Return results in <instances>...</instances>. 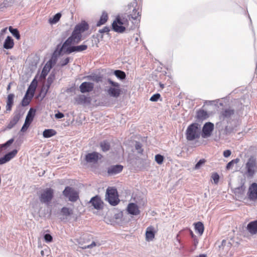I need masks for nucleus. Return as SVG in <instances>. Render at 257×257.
<instances>
[{
    "mask_svg": "<svg viewBox=\"0 0 257 257\" xmlns=\"http://www.w3.org/2000/svg\"><path fill=\"white\" fill-rule=\"evenodd\" d=\"M89 25L85 21H82L77 24L71 35V36L65 41V54H70L74 52H81L87 49L86 45H81L77 46H71L78 43L82 38L81 34L88 30Z\"/></svg>",
    "mask_w": 257,
    "mask_h": 257,
    "instance_id": "nucleus-1",
    "label": "nucleus"
},
{
    "mask_svg": "<svg viewBox=\"0 0 257 257\" xmlns=\"http://www.w3.org/2000/svg\"><path fill=\"white\" fill-rule=\"evenodd\" d=\"M64 48V43H61L60 45L57 46L55 51L54 52L52 55L51 59L46 63L42 69V73L40 75V77L41 78L45 79L46 76L50 71L52 66L55 64L57 57L62 54Z\"/></svg>",
    "mask_w": 257,
    "mask_h": 257,
    "instance_id": "nucleus-2",
    "label": "nucleus"
},
{
    "mask_svg": "<svg viewBox=\"0 0 257 257\" xmlns=\"http://www.w3.org/2000/svg\"><path fill=\"white\" fill-rule=\"evenodd\" d=\"M104 221L107 224L111 225H121L123 221V213L121 211L117 213L112 212L109 210L104 217Z\"/></svg>",
    "mask_w": 257,
    "mask_h": 257,
    "instance_id": "nucleus-3",
    "label": "nucleus"
},
{
    "mask_svg": "<svg viewBox=\"0 0 257 257\" xmlns=\"http://www.w3.org/2000/svg\"><path fill=\"white\" fill-rule=\"evenodd\" d=\"M125 12L130 20L140 19L141 10L136 3H131L125 8Z\"/></svg>",
    "mask_w": 257,
    "mask_h": 257,
    "instance_id": "nucleus-4",
    "label": "nucleus"
},
{
    "mask_svg": "<svg viewBox=\"0 0 257 257\" xmlns=\"http://www.w3.org/2000/svg\"><path fill=\"white\" fill-rule=\"evenodd\" d=\"M245 168L247 177H253L257 172V159L254 156L249 157L245 163Z\"/></svg>",
    "mask_w": 257,
    "mask_h": 257,
    "instance_id": "nucleus-5",
    "label": "nucleus"
},
{
    "mask_svg": "<svg viewBox=\"0 0 257 257\" xmlns=\"http://www.w3.org/2000/svg\"><path fill=\"white\" fill-rule=\"evenodd\" d=\"M198 124L194 123L188 126L186 130V139L188 141H193L198 139L200 135V130Z\"/></svg>",
    "mask_w": 257,
    "mask_h": 257,
    "instance_id": "nucleus-6",
    "label": "nucleus"
},
{
    "mask_svg": "<svg viewBox=\"0 0 257 257\" xmlns=\"http://www.w3.org/2000/svg\"><path fill=\"white\" fill-rule=\"evenodd\" d=\"M106 198L112 206H116L120 202L116 189L109 187L107 189Z\"/></svg>",
    "mask_w": 257,
    "mask_h": 257,
    "instance_id": "nucleus-7",
    "label": "nucleus"
},
{
    "mask_svg": "<svg viewBox=\"0 0 257 257\" xmlns=\"http://www.w3.org/2000/svg\"><path fill=\"white\" fill-rule=\"evenodd\" d=\"M107 82L112 86L107 90L108 94L113 97H118L121 92L119 84L112 81L110 79H108Z\"/></svg>",
    "mask_w": 257,
    "mask_h": 257,
    "instance_id": "nucleus-8",
    "label": "nucleus"
},
{
    "mask_svg": "<svg viewBox=\"0 0 257 257\" xmlns=\"http://www.w3.org/2000/svg\"><path fill=\"white\" fill-rule=\"evenodd\" d=\"M53 195V190L51 188H46L41 191L39 199L42 203H48L52 199Z\"/></svg>",
    "mask_w": 257,
    "mask_h": 257,
    "instance_id": "nucleus-9",
    "label": "nucleus"
},
{
    "mask_svg": "<svg viewBox=\"0 0 257 257\" xmlns=\"http://www.w3.org/2000/svg\"><path fill=\"white\" fill-rule=\"evenodd\" d=\"M36 110L33 108H31L29 111L26 116L25 123L21 128V131L25 132L29 127L30 125L33 120L34 117L35 115Z\"/></svg>",
    "mask_w": 257,
    "mask_h": 257,
    "instance_id": "nucleus-10",
    "label": "nucleus"
},
{
    "mask_svg": "<svg viewBox=\"0 0 257 257\" xmlns=\"http://www.w3.org/2000/svg\"><path fill=\"white\" fill-rule=\"evenodd\" d=\"M65 197L72 202H75L79 198L78 192L69 187H65Z\"/></svg>",
    "mask_w": 257,
    "mask_h": 257,
    "instance_id": "nucleus-11",
    "label": "nucleus"
},
{
    "mask_svg": "<svg viewBox=\"0 0 257 257\" xmlns=\"http://www.w3.org/2000/svg\"><path fill=\"white\" fill-rule=\"evenodd\" d=\"M102 158V156L96 152L88 153L85 156V161L90 163H97L99 160Z\"/></svg>",
    "mask_w": 257,
    "mask_h": 257,
    "instance_id": "nucleus-12",
    "label": "nucleus"
},
{
    "mask_svg": "<svg viewBox=\"0 0 257 257\" xmlns=\"http://www.w3.org/2000/svg\"><path fill=\"white\" fill-rule=\"evenodd\" d=\"M123 25H125V23L120 18H117L112 24V29L116 32L123 33L125 30Z\"/></svg>",
    "mask_w": 257,
    "mask_h": 257,
    "instance_id": "nucleus-13",
    "label": "nucleus"
},
{
    "mask_svg": "<svg viewBox=\"0 0 257 257\" xmlns=\"http://www.w3.org/2000/svg\"><path fill=\"white\" fill-rule=\"evenodd\" d=\"M214 129V124L211 122H206L202 128V137L206 138L210 137Z\"/></svg>",
    "mask_w": 257,
    "mask_h": 257,
    "instance_id": "nucleus-14",
    "label": "nucleus"
},
{
    "mask_svg": "<svg viewBox=\"0 0 257 257\" xmlns=\"http://www.w3.org/2000/svg\"><path fill=\"white\" fill-rule=\"evenodd\" d=\"M247 195L250 200L257 199V183H252L249 187Z\"/></svg>",
    "mask_w": 257,
    "mask_h": 257,
    "instance_id": "nucleus-15",
    "label": "nucleus"
},
{
    "mask_svg": "<svg viewBox=\"0 0 257 257\" xmlns=\"http://www.w3.org/2000/svg\"><path fill=\"white\" fill-rule=\"evenodd\" d=\"M52 210H34L32 212L35 217L47 218L50 217Z\"/></svg>",
    "mask_w": 257,
    "mask_h": 257,
    "instance_id": "nucleus-16",
    "label": "nucleus"
},
{
    "mask_svg": "<svg viewBox=\"0 0 257 257\" xmlns=\"http://www.w3.org/2000/svg\"><path fill=\"white\" fill-rule=\"evenodd\" d=\"M90 203L95 209H102L104 207L103 201L98 195L92 197L90 201Z\"/></svg>",
    "mask_w": 257,
    "mask_h": 257,
    "instance_id": "nucleus-17",
    "label": "nucleus"
},
{
    "mask_svg": "<svg viewBox=\"0 0 257 257\" xmlns=\"http://www.w3.org/2000/svg\"><path fill=\"white\" fill-rule=\"evenodd\" d=\"M231 245L232 244L230 242L227 241L225 239H223L221 244H218V250L221 253L227 252Z\"/></svg>",
    "mask_w": 257,
    "mask_h": 257,
    "instance_id": "nucleus-18",
    "label": "nucleus"
},
{
    "mask_svg": "<svg viewBox=\"0 0 257 257\" xmlns=\"http://www.w3.org/2000/svg\"><path fill=\"white\" fill-rule=\"evenodd\" d=\"M94 88V84L91 82H84L79 86V89L82 93L91 91Z\"/></svg>",
    "mask_w": 257,
    "mask_h": 257,
    "instance_id": "nucleus-19",
    "label": "nucleus"
},
{
    "mask_svg": "<svg viewBox=\"0 0 257 257\" xmlns=\"http://www.w3.org/2000/svg\"><path fill=\"white\" fill-rule=\"evenodd\" d=\"M247 230L251 234L257 233V220L249 222L246 226Z\"/></svg>",
    "mask_w": 257,
    "mask_h": 257,
    "instance_id": "nucleus-20",
    "label": "nucleus"
},
{
    "mask_svg": "<svg viewBox=\"0 0 257 257\" xmlns=\"http://www.w3.org/2000/svg\"><path fill=\"white\" fill-rule=\"evenodd\" d=\"M234 110L231 108H225L222 109L220 113V118L224 119L230 117L234 114Z\"/></svg>",
    "mask_w": 257,
    "mask_h": 257,
    "instance_id": "nucleus-21",
    "label": "nucleus"
},
{
    "mask_svg": "<svg viewBox=\"0 0 257 257\" xmlns=\"http://www.w3.org/2000/svg\"><path fill=\"white\" fill-rule=\"evenodd\" d=\"M123 166L120 165L112 166L108 168L107 173L109 175H114L121 172Z\"/></svg>",
    "mask_w": 257,
    "mask_h": 257,
    "instance_id": "nucleus-22",
    "label": "nucleus"
},
{
    "mask_svg": "<svg viewBox=\"0 0 257 257\" xmlns=\"http://www.w3.org/2000/svg\"><path fill=\"white\" fill-rule=\"evenodd\" d=\"M244 191L245 187L244 185H241L240 187L235 188L234 190V193L236 199L240 200L242 199L244 195Z\"/></svg>",
    "mask_w": 257,
    "mask_h": 257,
    "instance_id": "nucleus-23",
    "label": "nucleus"
},
{
    "mask_svg": "<svg viewBox=\"0 0 257 257\" xmlns=\"http://www.w3.org/2000/svg\"><path fill=\"white\" fill-rule=\"evenodd\" d=\"M155 232L153 226H149L146 231V239L147 240H152L155 237Z\"/></svg>",
    "mask_w": 257,
    "mask_h": 257,
    "instance_id": "nucleus-24",
    "label": "nucleus"
},
{
    "mask_svg": "<svg viewBox=\"0 0 257 257\" xmlns=\"http://www.w3.org/2000/svg\"><path fill=\"white\" fill-rule=\"evenodd\" d=\"M14 46V40L10 36H8L4 42V48L6 49H10L13 48Z\"/></svg>",
    "mask_w": 257,
    "mask_h": 257,
    "instance_id": "nucleus-25",
    "label": "nucleus"
},
{
    "mask_svg": "<svg viewBox=\"0 0 257 257\" xmlns=\"http://www.w3.org/2000/svg\"><path fill=\"white\" fill-rule=\"evenodd\" d=\"M20 118V115L19 113L15 114L13 117L11 119L10 122L7 125V128L11 129L19 121Z\"/></svg>",
    "mask_w": 257,
    "mask_h": 257,
    "instance_id": "nucleus-26",
    "label": "nucleus"
},
{
    "mask_svg": "<svg viewBox=\"0 0 257 257\" xmlns=\"http://www.w3.org/2000/svg\"><path fill=\"white\" fill-rule=\"evenodd\" d=\"M208 117L207 112L203 109H199L197 112L196 118L199 120H204Z\"/></svg>",
    "mask_w": 257,
    "mask_h": 257,
    "instance_id": "nucleus-27",
    "label": "nucleus"
},
{
    "mask_svg": "<svg viewBox=\"0 0 257 257\" xmlns=\"http://www.w3.org/2000/svg\"><path fill=\"white\" fill-rule=\"evenodd\" d=\"M14 95L13 94H10L8 95L6 105L7 110H11L12 107L14 103Z\"/></svg>",
    "mask_w": 257,
    "mask_h": 257,
    "instance_id": "nucleus-28",
    "label": "nucleus"
},
{
    "mask_svg": "<svg viewBox=\"0 0 257 257\" xmlns=\"http://www.w3.org/2000/svg\"><path fill=\"white\" fill-rule=\"evenodd\" d=\"M56 131L53 129H46L43 132V136L45 138H48L56 135Z\"/></svg>",
    "mask_w": 257,
    "mask_h": 257,
    "instance_id": "nucleus-29",
    "label": "nucleus"
},
{
    "mask_svg": "<svg viewBox=\"0 0 257 257\" xmlns=\"http://www.w3.org/2000/svg\"><path fill=\"white\" fill-rule=\"evenodd\" d=\"M108 20V15L105 12H103L100 17L99 21L97 23V26H100L104 24Z\"/></svg>",
    "mask_w": 257,
    "mask_h": 257,
    "instance_id": "nucleus-30",
    "label": "nucleus"
},
{
    "mask_svg": "<svg viewBox=\"0 0 257 257\" xmlns=\"http://www.w3.org/2000/svg\"><path fill=\"white\" fill-rule=\"evenodd\" d=\"M61 14L58 13L56 14L55 16H54L53 17L50 18L48 20L49 24H50L51 25L56 24L59 21L61 17Z\"/></svg>",
    "mask_w": 257,
    "mask_h": 257,
    "instance_id": "nucleus-31",
    "label": "nucleus"
},
{
    "mask_svg": "<svg viewBox=\"0 0 257 257\" xmlns=\"http://www.w3.org/2000/svg\"><path fill=\"white\" fill-rule=\"evenodd\" d=\"M195 228L196 231H197L199 234L201 235L204 230V225L201 222H198L195 224Z\"/></svg>",
    "mask_w": 257,
    "mask_h": 257,
    "instance_id": "nucleus-32",
    "label": "nucleus"
},
{
    "mask_svg": "<svg viewBox=\"0 0 257 257\" xmlns=\"http://www.w3.org/2000/svg\"><path fill=\"white\" fill-rule=\"evenodd\" d=\"M76 101L78 103L84 104L86 103H89L90 98L85 96L84 95H79L76 99Z\"/></svg>",
    "mask_w": 257,
    "mask_h": 257,
    "instance_id": "nucleus-33",
    "label": "nucleus"
},
{
    "mask_svg": "<svg viewBox=\"0 0 257 257\" xmlns=\"http://www.w3.org/2000/svg\"><path fill=\"white\" fill-rule=\"evenodd\" d=\"M36 86L31 84L26 92V95H28L30 98H33L36 90Z\"/></svg>",
    "mask_w": 257,
    "mask_h": 257,
    "instance_id": "nucleus-34",
    "label": "nucleus"
},
{
    "mask_svg": "<svg viewBox=\"0 0 257 257\" xmlns=\"http://www.w3.org/2000/svg\"><path fill=\"white\" fill-rule=\"evenodd\" d=\"M18 153V151L17 150H14L12 152L8 153V154H6L4 157L5 159H6V161L7 162H9L11 159L14 158L16 155Z\"/></svg>",
    "mask_w": 257,
    "mask_h": 257,
    "instance_id": "nucleus-35",
    "label": "nucleus"
},
{
    "mask_svg": "<svg viewBox=\"0 0 257 257\" xmlns=\"http://www.w3.org/2000/svg\"><path fill=\"white\" fill-rule=\"evenodd\" d=\"M100 146L102 151L106 152L110 149V144L106 141H104L100 143Z\"/></svg>",
    "mask_w": 257,
    "mask_h": 257,
    "instance_id": "nucleus-36",
    "label": "nucleus"
},
{
    "mask_svg": "<svg viewBox=\"0 0 257 257\" xmlns=\"http://www.w3.org/2000/svg\"><path fill=\"white\" fill-rule=\"evenodd\" d=\"M114 74L117 78L120 79H123L126 77L125 73L123 71L121 70H115L114 72Z\"/></svg>",
    "mask_w": 257,
    "mask_h": 257,
    "instance_id": "nucleus-37",
    "label": "nucleus"
},
{
    "mask_svg": "<svg viewBox=\"0 0 257 257\" xmlns=\"http://www.w3.org/2000/svg\"><path fill=\"white\" fill-rule=\"evenodd\" d=\"M239 162V159L238 158H236L235 159H233L229 162L226 165V169L227 170H229L231 169L234 164H237Z\"/></svg>",
    "mask_w": 257,
    "mask_h": 257,
    "instance_id": "nucleus-38",
    "label": "nucleus"
},
{
    "mask_svg": "<svg viewBox=\"0 0 257 257\" xmlns=\"http://www.w3.org/2000/svg\"><path fill=\"white\" fill-rule=\"evenodd\" d=\"M9 30L17 39L19 40L20 39L19 32L17 29H13L12 27H10Z\"/></svg>",
    "mask_w": 257,
    "mask_h": 257,
    "instance_id": "nucleus-39",
    "label": "nucleus"
},
{
    "mask_svg": "<svg viewBox=\"0 0 257 257\" xmlns=\"http://www.w3.org/2000/svg\"><path fill=\"white\" fill-rule=\"evenodd\" d=\"M32 98H30L28 95L25 94L24 97L23 98L22 101V105L24 106L28 105L30 103Z\"/></svg>",
    "mask_w": 257,
    "mask_h": 257,
    "instance_id": "nucleus-40",
    "label": "nucleus"
},
{
    "mask_svg": "<svg viewBox=\"0 0 257 257\" xmlns=\"http://www.w3.org/2000/svg\"><path fill=\"white\" fill-rule=\"evenodd\" d=\"M74 210H65V219H67V217L69 215H72V218L74 219V220H76L77 217L78 216V215H74L73 214V211ZM80 215V214L79 215V216Z\"/></svg>",
    "mask_w": 257,
    "mask_h": 257,
    "instance_id": "nucleus-41",
    "label": "nucleus"
},
{
    "mask_svg": "<svg viewBox=\"0 0 257 257\" xmlns=\"http://www.w3.org/2000/svg\"><path fill=\"white\" fill-rule=\"evenodd\" d=\"M155 160L158 164L161 165L164 161V158L162 155L157 154L155 157Z\"/></svg>",
    "mask_w": 257,
    "mask_h": 257,
    "instance_id": "nucleus-42",
    "label": "nucleus"
},
{
    "mask_svg": "<svg viewBox=\"0 0 257 257\" xmlns=\"http://www.w3.org/2000/svg\"><path fill=\"white\" fill-rule=\"evenodd\" d=\"M211 178L214 181L215 184H218L219 180V176L217 173H212L211 175Z\"/></svg>",
    "mask_w": 257,
    "mask_h": 257,
    "instance_id": "nucleus-43",
    "label": "nucleus"
},
{
    "mask_svg": "<svg viewBox=\"0 0 257 257\" xmlns=\"http://www.w3.org/2000/svg\"><path fill=\"white\" fill-rule=\"evenodd\" d=\"M206 161V160L204 159L200 160L199 162L195 165L194 169L196 170L199 169L202 165L205 163Z\"/></svg>",
    "mask_w": 257,
    "mask_h": 257,
    "instance_id": "nucleus-44",
    "label": "nucleus"
},
{
    "mask_svg": "<svg viewBox=\"0 0 257 257\" xmlns=\"http://www.w3.org/2000/svg\"><path fill=\"white\" fill-rule=\"evenodd\" d=\"M44 238L45 239V241L46 242H50L53 240V237L52 235L49 233H46L44 235Z\"/></svg>",
    "mask_w": 257,
    "mask_h": 257,
    "instance_id": "nucleus-45",
    "label": "nucleus"
},
{
    "mask_svg": "<svg viewBox=\"0 0 257 257\" xmlns=\"http://www.w3.org/2000/svg\"><path fill=\"white\" fill-rule=\"evenodd\" d=\"M161 95L159 93L154 94L150 99L151 101H157L160 98Z\"/></svg>",
    "mask_w": 257,
    "mask_h": 257,
    "instance_id": "nucleus-46",
    "label": "nucleus"
},
{
    "mask_svg": "<svg viewBox=\"0 0 257 257\" xmlns=\"http://www.w3.org/2000/svg\"><path fill=\"white\" fill-rule=\"evenodd\" d=\"M128 214H130L133 215H137L140 213V210H126Z\"/></svg>",
    "mask_w": 257,
    "mask_h": 257,
    "instance_id": "nucleus-47",
    "label": "nucleus"
},
{
    "mask_svg": "<svg viewBox=\"0 0 257 257\" xmlns=\"http://www.w3.org/2000/svg\"><path fill=\"white\" fill-rule=\"evenodd\" d=\"M139 207L138 204L131 203L128 204L127 209H138Z\"/></svg>",
    "mask_w": 257,
    "mask_h": 257,
    "instance_id": "nucleus-48",
    "label": "nucleus"
},
{
    "mask_svg": "<svg viewBox=\"0 0 257 257\" xmlns=\"http://www.w3.org/2000/svg\"><path fill=\"white\" fill-rule=\"evenodd\" d=\"M14 141V139H11L10 140H9L8 141H7L6 143H5L4 144H3L1 146L2 148H4V147H9V146H10Z\"/></svg>",
    "mask_w": 257,
    "mask_h": 257,
    "instance_id": "nucleus-49",
    "label": "nucleus"
},
{
    "mask_svg": "<svg viewBox=\"0 0 257 257\" xmlns=\"http://www.w3.org/2000/svg\"><path fill=\"white\" fill-rule=\"evenodd\" d=\"M135 148L139 153H142L143 150L142 149V145L139 142H137L135 145Z\"/></svg>",
    "mask_w": 257,
    "mask_h": 257,
    "instance_id": "nucleus-50",
    "label": "nucleus"
},
{
    "mask_svg": "<svg viewBox=\"0 0 257 257\" xmlns=\"http://www.w3.org/2000/svg\"><path fill=\"white\" fill-rule=\"evenodd\" d=\"M90 77L91 78V79L92 80L95 81L97 82H98L102 80V77L100 76H94L93 77L90 76Z\"/></svg>",
    "mask_w": 257,
    "mask_h": 257,
    "instance_id": "nucleus-51",
    "label": "nucleus"
},
{
    "mask_svg": "<svg viewBox=\"0 0 257 257\" xmlns=\"http://www.w3.org/2000/svg\"><path fill=\"white\" fill-rule=\"evenodd\" d=\"M96 245V244L95 242L92 241L90 244L87 245H84V246H82V248L83 249L90 248H92Z\"/></svg>",
    "mask_w": 257,
    "mask_h": 257,
    "instance_id": "nucleus-52",
    "label": "nucleus"
},
{
    "mask_svg": "<svg viewBox=\"0 0 257 257\" xmlns=\"http://www.w3.org/2000/svg\"><path fill=\"white\" fill-rule=\"evenodd\" d=\"M231 154V151L229 150H227L223 152V156L225 158H227L230 156Z\"/></svg>",
    "mask_w": 257,
    "mask_h": 257,
    "instance_id": "nucleus-53",
    "label": "nucleus"
},
{
    "mask_svg": "<svg viewBox=\"0 0 257 257\" xmlns=\"http://www.w3.org/2000/svg\"><path fill=\"white\" fill-rule=\"evenodd\" d=\"M109 31V29L107 27H105L102 29H100L99 30V32L100 33H108Z\"/></svg>",
    "mask_w": 257,
    "mask_h": 257,
    "instance_id": "nucleus-54",
    "label": "nucleus"
},
{
    "mask_svg": "<svg viewBox=\"0 0 257 257\" xmlns=\"http://www.w3.org/2000/svg\"><path fill=\"white\" fill-rule=\"evenodd\" d=\"M64 116V114L63 113L61 112H58L56 114H55V117L57 118H62Z\"/></svg>",
    "mask_w": 257,
    "mask_h": 257,
    "instance_id": "nucleus-55",
    "label": "nucleus"
},
{
    "mask_svg": "<svg viewBox=\"0 0 257 257\" xmlns=\"http://www.w3.org/2000/svg\"><path fill=\"white\" fill-rule=\"evenodd\" d=\"M7 162H8L6 161L5 157L0 158V165L4 164Z\"/></svg>",
    "mask_w": 257,
    "mask_h": 257,
    "instance_id": "nucleus-56",
    "label": "nucleus"
},
{
    "mask_svg": "<svg viewBox=\"0 0 257 257\" xmlns=\"http://www.w3.org/2000/svg\"><path fill=\"white\" fill-rule=\"evenodd\" d=\"M103 210H101V209H99V210H97L96 211H94L93 212V213L94 214H96L97 215H100V213L102 212Z\"/></svg>",
    "mask_w": 257,
    "mask_h": 257,
    "instance_id": "nucleus-57",
    "label": "nucleus"
},
{
    "mask_svg": "<svg viewBox=\"0 0 257 257\" xmlns=\"http://www.w3.org/2000/svg\"><path fill=\"white\" fill-rule=\"evenodd\" d=\"M190 235L191 236V237L193 238V239L196 237V235L194 234V233L191 230L190 231Z\"/></svg>",
    "mask_w": 257,
    "mask_h": 257,
    "instance_id": "nucleus-58",
    "label": "nucleus"
},
{
    "mask_svg": "<svg viewBox=\"0 0 257 257\" xmlns=\"http://www.w3.org/2000/svg\"><path fill=\"white\" fill-rule=\"evenodd\" d=\"M69 59L68 58H65V65L69 62Z\"/></svg>",
    "mask_w": 257,
    "mask_h": 257,
    "instance_id": "nucleus-59",
    "label": "nucleus"
},
{
    "mask_svg": "<svg viewBox=\"0 0 257 257\" xmlns=\"http://www.w3.org/2000/svg\"><path fill=\"white\" fill-rule=\"evenodd\" d=\"M194 243H195V244H196V243H198V240H197L196 237L194 239Z\"/></svg>",
    "mask_w": 257,
    "mask_h": 257,
    "instance_id": "nucleus-60",
    "label": "nucleus"
},
{
    "mask_svg": "<svg viewBox=\"0 0 257 257\" xmlns=\"http://www.w3.org/2000/svg\"><path fill=\"white\" fill-rule=\"evenodd\" d=\"M135 2H134V3H136L137 4H138V3H141L142 2V0H135Z\"/></svg>",
    "mask_w": 257,
    "mask_h": 257,
    "instance_id": "nucleus-61",
    "label": "nucleus"
},
{
    "mask_svg": "<svg viewBox=\"0 0 257 257\" xmlns=\"http://www.w3.org/2000/svg\"><path fill=\"white\" fill-rule=\"evenodd\" d=\"M60 212H61V213L63 214V213H64V210L62 209V210H61Z\"/></svg>",
    "mask_w": 257,
    "mask_h": 257,
    "instance_id": "nucleus-62",
    "label": "nucleus"
},
{
    "mask_svg": "<svg viewBox=\"0 0 257 257\" xmlns=\"http://www.w3.org/2000/svg\"><path fill=\"white\" fill-rule=\"evenodd\" d=\"M6 29H7L6 28V29H4L2 30V32H5V31L6 30Z\"/></svg>",
    "mask_w": 257,
    "mask_h": 257,
    "instance_id": "nucleus-63",
    "label": "nucleus"
},
{
    "mask_svg": "<svg viewBox=\"0 0 257 257\" xmlns=\"http://www.w3.org/2000/svg\"><path fill=\"white\" fill-rule=\"evenodd\" d=\"M219 241H217V242L215 243V244H216V245H217V244H219Z\"/></svg>",
    "mask_w": 257,
    "mask_h": 257,
    "instance_id": "nucleus-64",
    "label": "nucleus"
}]
</instances>
